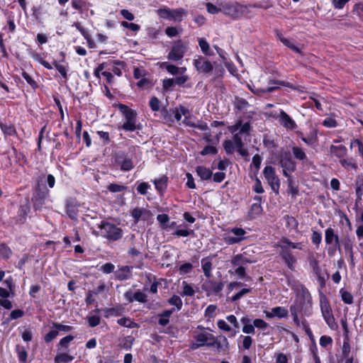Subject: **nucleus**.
Returning a JSON list of instances; mask_svg holds the SVG:
<instances>
[{
	"instance_id": "nucleus-1",
	"label": "nucleus",
	"mask_w": 363,
	"mask_h": 363,
	"mask_svg": "<svg viewBox=\"0 0 363 363\" xmlns=\"http://www.w3.org/2000/svg\"><path fill=\"white\" fill-rule=\"evenodd\" d=\"M311 296L308 290L303 288L301 292L296 295L294 303L291 306L290 309L304 312L306 315H310L312 313Z\"/></svg>"
},
{
	"instance_id": "nucleus-2",
	"label": "nucleus",
	"mask_w": 363,
	"mask_h": 363,
	"mask_svg": "<svg viewBox=\"0 0 363 363\" xmlns=\"http://www.w3.org/2000/svg\"><path fill=\"white\" fill-rule=\"evenodd\" d=\"M99 232L98 235L107 239L109 241H117L123 235V230L113 223L102 220L99 224Z\"/></svg>"
},
{
	"instance_id": "nucleus-3",
	"label": "nucleus",
	"mask_w": 363,
	"mask_h": 363,
	"mask_svg": "<svg viewBox=\"0 0 363 363\" xmlns=\"http://www.w3.org/2000/svg\"><path fill=\"white\" fill-rule=\"evenodd\" d=\"M119 111L123 113L125 118V122L122 125V129L126 131H135L137 129L136 118L137 113L135 110L130 108L128 106L122 104L118 105Z\"/></svg>"
},
{
	"instance_id": "nucleus-4",
	"label": "nucleus",
	"mask_w": 363,
	"mask_h": 363,
	"mask_svg": "<svg viewBox=\"0 0 363 363\" xmlns=\"http://www.w3.org/2000/svg\"><path fill=\"white\" fill-rule=\"evenodd\" d=\"M320 306L323 319L328 325L333 329L335 324V318L333 314V311L330 305V302L325 296L321 295L320 297Z\"/></svg>"
},
{
	"instance_id": "nucleus-5",
	"label": "nucleus",
	"mask_w": 363,
	"mask_h": 363,
	"mask_svg": "<svg viewBox=\"0 0 363 363\" xmlns=\"http://www.w3.org/2000/svg\"><path fill=\"white\" fill-rule=\"evenodd\" d=\"M279 164L282 168L283 174L285 177L290 176V174L296 170V163L292 160L289 152H284L280 155Z\"/></svg>"
},
{
	"instance_id": "nucleus-6",
	"label": "nucleus",
	"mask_w": 363,
	"mask_h": 363,
	"mask_svg": "<svg viewBox=\"0 0 363 363\" xmlns=\"http://www.w3.org/2000/svg\"><path fill=\"white\" fill-rule=\"evenodd\" d=\"M193 65L199 73L207 76L213 70V65L202 55H197L193 60Z\"/></svg>"
},
{
	"instance_id": "nucleus-7",
	"label": "nucleus",
	"mask_w": 363,
	"mask_h": 363,
	"mask_svg": "<svg viewBox=\"0 0 363 363\" xmlns=\"http://www.w3.org/2000/svg\"><path fill=\"white\" fill-rule=\"evenodd\" d=\"M187 50V45L183 43L181 40H178L174 43L167 58L169 60L179 61L183 58Z\"/></svg>"
},
{
	"instance_id": "nucleus-8",
	"label": "nucleus",
	"mask_w": 363,
	"mask_h": 363,
	"mask_svg": "<svg viewBox=\"0 0 363 363\" xmlns=\"http://www.w3.org/2000/svg\"><path fill=\"white\" fill-rule=\"evenodd\" d=\"M263 174L272 191L274 193L278 194L280 182L278 177L276 175L274 168L271 166H267L263 170Z\"/></svg>"
},
{
	"instance_id": "nucleus-9",
	"label": "nucleus",
	"mask_w": 363,
	"mask_h": 363,
	"mask_svg": "<svg viewBox=\"0 0 363 363\" xmlns=\"http://www.w3.org/2000/svg\"><path fill=\"white\" fill-rule=\"evenodd\" d=\"M48 196L49 190L46 187L40 188V186H38L32 198L34 209L41 210Z\"/></svg>"
},
{
	"instance_id": "nucleus-10",
	"label": "nucleus",
	"mask_w": 363,
	"mask_h": 363,
	"mask_svg": "<svg viewBox=\"0 0 363 363\" xmlns=\"http://www.w3.org/2000/svg\"><path fill=\"white\" fill-rule=\"evenodd\" d=\"M246 232L241 228H233L230 230V233L225 235L224 240L228 245L238 243L245 238Z\"/></svg>"
},
{
	"instance_id": "nucleus-11",
	"label": "nucleus",
	"mask_w": 363,
	"mask_h": 363,
	"mask_svg": "<svg viewBox=\"0 0 363 363\" xmlns=\"http://www.w3.org/2000/svg\"><path fill=\"white\" fill-rule=\"evenodd\" d=\"M250 128L251 125L249 122L242 123L241 120H239L235 124L228 127L229 131L233 134V136L235 134H239V137L242 135L248 136L250 135Z\"/></svg>"
},
{
	"instance_id": "nucleus-12",
	"label": "nucleus",
	"mask_w": 363,
	"mask_h": 363,
	"mask_svg": "<svg viewBox=\"0 0 363 363\" xmlns=\"http://www.w3.org/2000/svg\"><path fill=\"white\" fill-rule=\"evenodd\" d=\"M279 124L287 130H294L297 127L295 121L284 111L281 110L277 116Z\"/></svg>"
},
{
	"instance_id": "nucleus-13",
	"label": "nucleus",
	"mask_w": 363,
	"mask_h": 363,
	"mask_svg": "<svg viewBox=\"0 0 363 363\" xmlns=\"http://www.w3.org/2000/svg\"><path fill=\"white\" fill-rule=\"evenodd\" d=\"M116 161L120 165V168L123 171H130L134 167L133 160L127 157L123 152L117 153Z\"/></svg>"
},
{
	"instance_id": "nucleus-14",
	"label": "nucleus",
	"mask_w": 363,
	"mask_h": 363,
	"mask_svg": "<svg viewBox=\"0 0 363 363\" xmlns=\"http://www.w3.org/2000/svg\"><path fill=\"white\" fill-rule=\"evenodd\" d=\"M213 335L211 333H204L196 335L194 337V342H193L190 348L191 350H196L199 347H203L206 345V342L208 341V340H213Z\"/></svg>"
},
{
	"instance_id": "nucleus-15",
	"label": "nucleus",
	"mask_w": 363,
	"mask_h": 363,
	"mask_svg": "<svg viewBox=\"0 0 363 363\" xmlns=\"http://www.w3.org/2000/svg\"><path fill=\"white\" fill-rule=\"evenodd\" d=\"M79 205L74 199H69L66 202V211L72 220H77L78 216Z\"/></svg>"
},
{
	"instance_id": "nucleus-16",
	"label": "nucleus",
	"mask_w": 363,
	"mask_h": 363,
	"mask_svg": "<svg viewBox=\"0 0 363 363\" xmlns=\"http://www.w3.org/2000/svg\"><path fill=\"white\" fill-rule=\"evenodd\" d=\"M242 6L238 4H226L223 6L221 11L228 16L236 18Z\"/></svg>"
},
{
	"instance_id": "nucleus-17",
	"label": "nucleus",
	"mask_w": 363,
	"mask_h": 363,
	"mask_svg": "<svg viewBox=\"0 0 363 363\" xmlns=\"http://www.w3.org/2000/svg\"><path fill=\"white\" fill-rule=\"evenodd\" d=\"M325 240L327 245H331L334 242L335 245H336L338 248V250L340 251L339 237L337 235L335 234L334 230L333 228H328L325 230Z\"/></svg>"
},
{
	"instance_id": "nucleus-18",
	"label": "nucleus",
	"mask_w": 363,
	"mask_h": 363,
	"mask_svg": "<svg viewBox=\"0 0 363 363\" xmlns=\"http://www.w3.org/2000/svg\"><path fill=\"white\" fill-rule=\"evenodd\" d=\"M269 84H271V85H277V86H270L267 87L265 89H260V90L257 91V93H259V92H262V93H271V92L275 91L276 89H277L279 88V86H287V87H289V88H291V89H295V87H294V86L293 84H290L289 82H284V81H279V80L274 81V80H271L269 82Z\"/></svg>"
},
{
	"instance_id": "nucleus-19",
	"label": "nucleus",
	"mask_w": 363,
	"mask_h": 363,
	"mask_svg": "<svg viewBox=\"0 0 363 363\" xmlns=\"http://www.w3.org/2000/svg\"><path fill=\"white\" fill-rule=\"evenodd\" d=\"M280 256L284 261L287 267L291 269H294V265L296 262V258L289 250H281Z\"/></svg>"
},
{
	"instance_id": "nucleus-20",
	"label": "nucleus",
	"mask_w": 363,
	"mask_h": 363,
	"mask_svg": "<svg viewBox=\"0 0 363 363\" xmlns=\"http://www.w3.org/2000/svg\"><path fill=\"white\" fill-rule=\"evenodd\" d=\"M215 347L218 352H226L229 350V342L226 337L220 335L216 337Z\"/></svg>"
},
{
	"instance_id": "nucleus-21",
	"label": "nucleus",
	"mask_w": 363,
	"mask_h": 363,
	"mask_svg": "<svg viewBox=\"0 0 363 363\" xmlns=\"http://www.w3.org/2000/svg\"><path fill=\"white\" fill-rule=\"evenodd\" d=\"M30 212V206L28 203L21 205L17 214V222L23 223L26 221V216Z\"/></svg>"
},
{
	"instance_id": "nucleus-22",
	"label": "nucleus",
	"mask_w": 363,
	"mask_h": 363,
	"mask_svg": "<svg viewBox=\"0 0 363 363\" xmlns=\"http://www.w3.org/2000/svg\"><path fill=\"white\" fill-rule=\"evenodd\" d=\"M330 150L332 154H333L337 157L340 158V160L343 159L344 157L346 156L347 153V147L342 145H332L330 147Z\"/></svg>"
},
{
	"instance_id": "nucleus-23",
	"label": "nucleus",
	"mask_w": 363,
	"mask_h": 363,
	"mask_svg": "<svg viewBox=\"0 0 363 363\" xmlns=\"http://www.w3.org/2000/svg\"><path fill=\"white\" fill-rule=\"evenodd\" d=\"M130 274L131 270L128 266H123L115 272L116 278L120 281L128 279Z\"/></svg>"
},
{
	"instance_id": "nucleus-24",
	"label": "nucleus",
	"mask_w": 363,
	"mask_h": 363,
	"mask_svg": "<svg viewBox=\"0 0 363 363\" xmlns=\"http://www.w3.org/2000/svg\"><path fill=\"white\" fill-rule=\"evenodd\" d=\"M197 41L201 52L205 56L214 55L213 51H212L210 48L209 43L206 41V40L204 38H198Z\"/></svg>"
},
{
	"instance_id": "nucleus-25",
	"label": "nucleus",
	"mask_w": 363,
	"mask_h": 363,
	"mask_svg": "<svg viewBox=\"0 0 363 363\" xmlns=\"http://www.w3.org/2000/svg\"><path fill=\"white\" fill-rule=\"evenodd\" d=\"M239 134H235L233 136V140L235 144L237 151L239 154L243 157L248 155V152L244 148V143L242 140V137H239Z\"/></svg>"
},
{
	"instance_id": "nucleus-26",
	"label": "nucleus",
	"mask_w": 363,
	"mask_h": 363,
	"mask_svg": "<svg viewBox=\"0 0 363 363\" xmlns=\"http://www.w3.org/2000/svg\"><path fill=\"white\" fill-rule=\"evenodd\" d=\"M196 172L201 180H208L213 175L212 171L203 166L197 167L196 168Z\"/></svg>"
},
{
	"instance_id": "nucleus-27",
	"label": "nucleus",
	"mask_w": 363,
	"mask_h": 363,
	"mask_svg": "<svg viewBox=\"0 0 363 363\" xmlns=\"http://www.w3.org/2000/svg\"><path fill=\"white\" fill-rule=\"evenodd\" d=\"M173 313V309L165 310L161 313L158 314L159 320L158 323L162 326H166L169 323V317Z\"/></svg>"
},
{
	"instance_id": "nucleus-28",
	"label": "nucleus",
	"mask_w": 363,
	"mask_h": 363,
	"mask_svg": "<svg viewBox=\"0 0 363 363\" xmlns=\"http://www.w3.org/2000/svg\"><path fill=\"white\" fill-rule=\"evenodd\" d=\"M187 15V11L183 8L172 9L171 20L182 21L184 16Z\"/></svg>"
},
{
	"instance_id": "nucleus-29",
	"label": "nucleus",
	"mask_w": 363,
	"mask_h": 363,
	"mask_svg": "<svg viewBox=\"0 0 363 363\" xmlns=\"http://www.w3.org/2000/svg\"><path fill=\"white\" fill-rule=\"evenodd\" d=\"M340 163L346 169H352L354 171L357 170V164L354 158H343L340 160Z\"/></svg>"
},
{
	"instance_id": "nucleus-30",
	"label": "nucleus",
	"mask_w": 363,
	"mask_h": 363,
	"mask_svg": "<svg viewBox=\"0 0 363 363\" xmlns=\"http://www.w3.org/2000/svg\"><path fill=\"white\" fill-rule=\"evenodd\" d=\"M252 261H250L247 257H245L242 254L236 255L234 256L231 260L232 264L235 266H243L244 264L247 263H251Z\"/></svg>"
},
{
	"instance_id": "nucleus-31",
	"label": "nucleus",
	"mask_w": 363,
	"mask_h": 363,
	"mask_svg": "<svg viewBox=\"0 0 363 363\" xmlns=\"http://www.w3.org/2000/svg\"><path fill=\"white\" fill-rule=\"evenodd\" d=\"M201 267L204 275L209 278L211 277L212 262L208 258H203L201 259Z\"/></svg>"
},
{
	"instance_id": "nucleus-32",
	"label": "nucleus",
	"mask_w": 363,
	"mask_h": 363,
	"mask_svg": "<svg viewBox=\"0 0 363 363\" xmlns=\"http://www.w3.org/2000/svg\"><path fill=\"white\" fill-rule=\"evenodd\" d=\"M0 128L4 135H14L16 134V130L13 125L11 123H0Z\"/></svg>"
},
{
	"instance_id": "nucleus-33",
	"label": "nucleus",
	"mask_w": 363,
	"mask_h": 363,
	"mask_svg": "<svg viewBox=\"0 0 363 363\" xmlns=\"http://www.w3.org/2000/svg\"><path fill=\"white\" fill-rule=\"evenodd\" d=\"M74 357L67 353H59L55 359V363H68L73 360Z\"/></svg>"
},
{
	"instance_id": "nucleus-34",
	"label": "nucleus",
	"mask_w": 363,
	"mask_h": 363,
	"mask_svg": "<svg viewBox=\"0 0 363 363\" xmlns=\"http://www.w3.org/2000/svg\"><path fill=\"white\" fill-rule=\"evenodd\" d=\"M292 152L296 159L301 161H307V156L303 150L299 147H293Z\"/></svg>"
},
{
	"instance_id": "nucleus-35",
	"label": "nucleus",
	"mask_w": 363,
	"mask_h": 363,
	"mask_svg": "<svg viewBox=\"0 0 363 363\" xmlns=\"http://www.w3.org/2000/svg\"><path fill=\"white\" fill-rule=\"evenodd\" d=\"M288 182V192L293 196H296L298 194V186L296 185L294 181L291 176L286 177Z\"/></svg>"
},
{
	"instance_id": "nucleus-36",
	"label": "nucleus",
	"mask_w": 363,
	"mask_h": 363,
	"mask_svg": "<svg viewBox=\"0 0 363 363\" xmlns=\"http://www.w3.org/2000/svg\"><path fill=\"white\" fill-rule=\"evenodd\" d=\"M157 13L162 18L171 20L172 9L167 6H162L157 9Z\"/></svg>"
},
{
	"instance_id": "nucleus-37",
	"label": "nucleus",
	"mask_w": 363,
	"mask_h": 363,
	"mask_svg": "<svg viewBox=\"0 0 363 363\" xmlns=\"http://www.w3.org/2000/svg\"><path fill=\"white\" fill-rule=\"evenodd\" d=\"M234 105L235 108L240 111L246 110L249 106L248 102L240 97H235L234 101Z\"/></svg>"
},
{
	"instance_id": "nucleus-38",
	"label": "nucleus",
	"mask_w": 363,
	"mask_h": 363,
	"mask_svg": "<svg viewBox=\"0 0 363 363\" xmlns=\"http://www.w3.org/2000/svg\"><path fill=\"white\" fill-rule=\"evenodd\" d=\"M183 291L181 295L183 296H193L195 294V291L193 287L189 284L186 281H182Z\"/></svg>"
},
{
	"instance_id": "nucleus-39",
	"label": "nucleus",
	"mask_w": 363,
	"mask_h": 363,
	"mask_svg": "<svg viewBox=\"0 0 363 363\" xmlns=\"http://www.w3.org/2000/svg\"><path fill=\"white\" fill-rule=\"evenodd\" d=\"M262 211V208L261 203H255L251 206L250 216L251 218H255L258 215L261 214Z\"/></svg>"
},
{
	"instance_id": "nucleus-40",
	"label": "nucleus",
	"mask_w": 363,
	"mask_h": 363,
	"mask_svg": "<svg viewBox=\"0 0 363 363\" xmlns=\"http://www.w3.org/2000/svg\"><path fill=\"white\" fill-rule=\"evenodd\" d=\"M174 113L175 119L179 121L182 116H186L189 113V110L183 106H179L178 108H175Z\"/></svg>"
},
{
	"instance_id": "nucleus-41",
	"label": "nucleus",
	"mask_w": 363,
	"mask_h": 363,
	"mask_svg": "<svg viewBox=\"0 0 363 363\" xmlns=\"http://www.w3.org/2000/svg\"><path fill=\"white\" fill-rule=\"evenodd\" d=\"M168 303L170 305L176 306L177 311L181 310L182 308V305H183V303H182V301L181 298L179 296H177V295L172 296L168 300Z\"/></svg>"
},
{
	"instance_id": "nucleus-42",
	"label": "nucleus",
	"mask_w": 363,
	"mask_h": 363,
	"mask_svg": "<svg viewBox=\"0 0 363 363\" xmlns=\"http://www.w3.org/2000/svg\"><path fill=\"white\" fill-rule=\"evenodd\" d=\"M274 315L279 318H286L288 315V310L281 306L273 308Z\"/></svg>"
},
{
	"instance_id": "nucleus-43",
	"label": "nucleus",
	"mask_w": 363,
	"mask_h": 363,
	"mask_svg": "<svg viewBox=\"0 0 363 363\" xmlns=\"http://www.w3.org/2000/svg\"><path fill=\"white\" fill-rule=\"evenodd\" d=\"M167 182V177L165 176H163L161 178L156 179L155 181V188L158 191H162L166 188Z\"/></svg>"
},
{
	"instance_id": "nucleus-44",
	"label": "nucleus",
	"mask_w": 363,
	"mask_h": 363,
	"mask_svg": "<svg viewBox=\"0 0 363 363\" xmlns=\"http://www.w3.org/2000/svg\"><path fill=\"white\" fill-rule=\"evenodd\" d=\"M340 293L341 294L342 300L345 303L352 304L353 303V296L350 292L341 289Z\"/></svg>"
},
{
	"instance_id": "nucleus-45",
	"label": "nucleus",
	"mask_w": 363,
	"mask_h": 363,
	"mask_svg": "<svg viewBox=\"0 0 363 363\" xmlns=\"http://www.w3.org/2000/svg\"><path fill=\"white\" fill-rule=\"evenodd\" d=\"M223 147L227 154H232L236 148L234 140H227L223 143Z\"/></svg>"
},
{
	"instance_id": "nucleus-46",
	"label": "nucleus",
	"mask_w": 363,
	"mask_h": 363,
	"mask_svg": "<svg viewBox=\"0 0 363 363\" xmlns=\"http://www.w3.org/2000/svg\"><path fill=\"white\" fill-rule=\"evenodd\" d=\"M294 245V242H292L290 240L286 238H283L279 242V247L282 250H288V248H292Z\"/></svg>"
},
{
	"instance_id": "nucleus-47",
	"label": "nucleus",
	"mask_w": 363,
	"mask_h": 363,
	"mask_svg": "<svg viewBox=\"0 0 363 363\" xmlns=\"http://www.w3.org/2000/svg\"><path fill=\"white\" fill-rule=\"evenodd\" d=\"M107 189L113 193L121 192L127 189V186L118 184H111L108 186Z\"/></svg>"
},
{
	"instance_id": "nucleus-48",
	"label": "nucleus",
	"mask_w": 363,
	"mask_h": 363,
	"mask_svg": "<svg viewBox=\"0 0 363 363\" xmlns=\"http://www.w3.org/2000/svg\"><path fill=\"white\" fill-rule=\"evenodd\" d=\"M280 40L286 45L287 46L288 48H289L290 49H291L292 50H294V52H297V53H301V50L294 45V43L289 40V39H286L285 38H280Z\"/></svg>"
},
{
	"instance_id": "nucleus-49",
	"label": "nucleus",
	"mask_w": 363,
	"mask_h": 363,
	"mask_svg": "<svg viewBox=\"0 0 363 363\" xmlns=\"http://www.w3.org/2000/svg\"><path fill=\"white\" fill-rule=\"evenodd\" d=\"M192 268H193L192 264H191L189 262L184 263V264H182L179 268V274L180 275L187 274L190 273Z\"/></svg>"
},
{
	"instance_id": "nucleus-50",
	"label": "nucleus",
	"mask_w": 363,
	"mask_h": 363,
	"mask_svg": "<svg viewBox=\"0 0 363 363\" xmlns=\"http://www.w3.org/2000/svg\"><path fill=\"white\" fill-rule=\"evenodd\" d=\"M149 105L152 111H158L160 108V101L156 96L150 99Z\"/></svg>"
},
{
	"instance_id": "nucleus-51",
	"label": "nucleus",
	"mask_w": 363,
	"mask_h": 363,
	"mask_svg": "<svg viewBox=\"0 0 363 363\" xmlns=\"http://www.w3.org/2000/svg\"><path fill=\"white\" fill-rule=\"evenodd\" d=\"M251 291H252L251 289H242L231 297V301L235 302V301H238L239 299H240L242 296H244L247 294L250 293Z\"/></svg>"
},
{
	"instance_id": "nucleus-52",
	"label": "nucleus",
	"mask_w": 363,
	"mask_h": 363,
	"mask_svg": "<svg viewBox=\"0 0 363 363\" xmlns=\"http://www.w3.org/2000/svg\"><path fill=\"white\" fill-rule=\"evenodd\" d=\"M145 213V210L143 208H136L131 212V216L135 219V222H138L142 218L143 215Z\"/></svg>"
},
{
	"instance_id": "nucleus-53",
	"label": "nucleus",
	"mask_w": 363,
	"mask_h": 363,
	"mask_svg": "<svg viewBox=\"0 0 363 363\" xmlns=\"http://www.w3.org/2000/svg\"><path fill=\"white\" fill-rule=\"evenodd\" d=\"M240 337L242 339V347L245 350H249L253 342L252 338L249 335L244 336L242 335Z\"/></svg>"
},
{
	"instance_id": "nucleus-54",
	"label": "nucleus",
	"mask_w": 363,
	"mask_h": 363,
	"mask_svg": "<svg viewBox=\"0 0 363 363\" xmlns=\"http://www.w3.org/2000/svg\"><path fill=\"white\" fill-rule=\"evenodd\" d=\"M345 250L350 253L351 259L353 258L352 243L350 238H345L342 241Z\"/></svg>"
},
{
	"instance_id": "nucleus-55",
	"label": "nucleus",
	"mask_w": 363,
	"mask_h": 363,
	"mask_svg": "<svg viewBox=\"0 0 363 363\" xmlns=\"http://www.w3.org/2000/svg\"><path fill=\"white\" fill-rule=\"evenodd\" d=\"M117 323L122 326L132 328L135 323L128 318H122L117 320Z\"/></svg>"
},
{
	"instance_id": "nucleus-56",
	"label": "nucleus",
	"mask_w": 363,
	"mask_h": 363,
	"mask_svg": "<svg viewBox=\"0 0 363 363\" xmlns=\"http://www.w3.org/2000/svg\"><path fill=\"white\" fill-rule=\"evenodd\" d=\"M261 162H262L261 156L258 154H256L252 157L251 166H253L255 168L256 172H258L259 169L260 168Z\"/></svg>"
},
{
	"instance_id": "nucleus-57",
	"label": "nucleus",
	"mask_w": 363,
	"mask_h": 363,
	"mask_svg": "<svg viewBox=\"0 0 363 363\" xmlns=\"http://www.w3.org/2000/svg\"><path fill=\"white\" fill-rule=\"evenodd\" d=\"M162 66H165L167 71L173 75H176L179 73V68L175 65H169L167 62H163Z\"/></svg>"
},
{
	"instance_id": "nucleus-58",
	"label": "nucleus",
	"mask_w": 363,
	"mask_h": 363,
	"mask_svg": "<svg viewBox=\"0 0 363 363\" xmlns=\"http://www.w3.org/2000/svg\"><path fill=\"white\" fill-rule=\"evenodd\" d=\"M134 300L140 303H146L147 301V295L140 291H138L134 294Z\"/></svg>"
},
{
	"instance_id": "nucleus-59",
	"label": "nucleus",
	"mask_w": 363,
	"mask_h": 363,
	"mask_svg": "<svg viewBox=\"0 0 363 363\" xmlns=\"http://www.w3.org/2000/svg\"><path fill=\"white\" fill-rule=\"evenodd\" d=\"M115 266L112 263L108 262L103 264L100 267V270L102 271L105 274H110L114 271Z\"/></svg>"
},
{
	"instance_id": "nucleus-60",
	"label": "nucleus",
	"mask_w": 363,
	"mask_h": 363,
	"mask_svg": "<svg viewBox=\"0 0 363 363\" xmlns=\"http://www.w3.org/2000/svg\"><path fill=\"white\" fill-rule=\"evenodd\" d=\"M255 328L265 330L268 327V323L260 318H257L253 320Z\"/></svg>"
},
{
	"instance_id": "nucleus-61",
	"label": "nucleus",
	"mask_w": 363,
	"mask_h": 363,
	"mask_svg": "<svg viewBox=\"0 0 363 363\" xmlns=\"http://www.w3.org/2000/svg\"><path fill=\"white\" fill-rule=\"evenodd\" d=\"M350 350H351V347H350V345L349 344L348 342H343V345H342V357L344 358H345L346 359H347L348 358H352V357H350Z\"/></svg>"
},
{
	"instance_id": "nucleus-62",
	"label": "nucleus",
	"mask_w": 363,
	"mask_h": 363,
	"mask_svg": "<svg viewBox=\"0 0 363 363\" xmlns=\"http://www.w3.org/2000/svg\"><path fill=\"white\" fill-rule=\"evenodd\" d=\"M217 149L211 145L206 146L203 150L201 152V155H216L217 153Z\"/></svg>"
},
{
	"instance_id": "nucleus-63",
	"label": "nucleus",
	"mask_w": 363,
	"mask_h": 363,
	"mask_svg": "<svg viewBox=\"0 0 363 363\" xmlns=\"http://www.w3.org/2000/svg\"><path fill=\"white\" fill-rule=\"evenodd\" d=\"M150 186L147 182H141L137 186V191L139 194L142 195H145L147 194V191L150 189Z\"/></svg>"
},
{
	"instance_id": "nucleus-64",
	"label": "nucleus",
	"mask_w": 363,
	"mask_h": 363,
	"mask_svg": "<svg viewBox=\"0 0 363 363\" xmlns=\"http://www.w3.org/2000/svg\"><path fill=\"white\" fill-rule=\"evenodd\" d=\"M233 273L238 278L244 279L246 277L245 267L244 266H239L235 269Z\"/></svg>"
}]
</instances>
